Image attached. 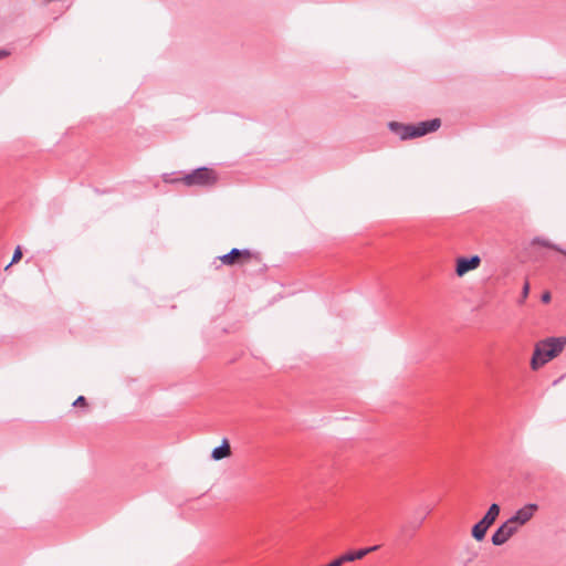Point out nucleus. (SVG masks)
<instances>
[{
    "mask_svg": "<svg viewBox=\"0 0 566 566\" xmlns=\"http://www.w3.org/2000/svg\"><path fill=\"white\" fill-rule=\"evenodd\" d=\"M441 126L440 118H432L429 120H422L417 124H413L415 127V138L424 136L429 133H433L438 130Z\"/></svg>",
    "mask_w": 566,
    "mask_h": 566,
    "instance_id": "obj_8",
    "label": "nucleus"
},
{
    "mask_svg": "<svg viewBox=\"0 0 566 566\" xmlns=\"http://www.w3.org/2000/svg\"><path fill=\"white\" fill-rule=\"evenodd\" d=\"M532 244L533 245H542L544 248H548V249H552V250H555L559 253H563L564 255H566V250L563 249L562 247L544 239V238H541V237H535L533 240H532Z\"/></svg>",
    "mask_w": 566,
    "mask_h": 566,
    "instance_id": "obj_13",
    "label": "nucleus"
},
{
    "mask_svg": "<svg viewBox=\"0 0 566 566\" xmlns=\"http://www.w3.org/2000/svg\"><path fill=\"white\" fill-rule=\"evenodd\" d=\"M379 547H380L379 545H374V546L360 548V549H357V551L347 552V553L340 555L339 559L342 562V565L344 563L355 562V560L364 558L369 553L378 551Z\"/></svg>",
    "mask_w": 566,
    "mask_h": 566,
    "instance_id": "obj_9",
    "label": "nucleus"
},
{
    "mask_svg": "<svg viewBox=\"0 0 566 566\" xmlns=\"http://www.w3.org/2000/svg\"><path fill=\"white\" fill-rule=\"evenodd\" d=\"M21 258H22V250H21V247L18 245L13 252L12 260H11L10 264L19 262L21 260Z\"/></svg>",
    "mask_w": 566,
    "mask_h": 566,
    "instance_id": "obj_15",
    "label": "nucleus"
},
{
    "mask_svg": "<svg viewBox=\"0 0 566 566\" xmlns=\"http://www.w3.org/2000/svg\"><path fill=\"white\" fill-rule=\"evenodd\" d=\"M8 55H9V52H8V51H6V50H0V59H1V57H6V56H8Z\"/></svg>",
    "mask_w": 566,
    "mask_h": 566,
    "instance_id": "obj_19",
    "label": "nucleus"
},
{
    "mask_svg": "<svg viewBox=\"0 0 566 566\" xmlns=\"http://www.w3.org/2000/svg\"><path fill=\"white\" fill-rule=\"evenodd\" d=\"M490 527L491 526H489L488 524L480 520L472 526L471 535L476 542H481L485 538V535Z\"/></svg>",
    "mask_w": 566,
    "mask_h": 566,
    "instance_id": "obj_11",
    "label": "nucleus"
},
{
    "mask_svg": "<svg viewBox=\"0 0 566 566\" xmlns=\"http://www.w3.org/2000/svg\"><path fill=\"white\" fill-rule=\"evenodd\" d=\"M87 402H86V398L84 396H78L75 401L73 402V406L74 407H82V406H86Z\"/></svg>",
    "mask_w": 566,
    "mask_h": 566,
    "instance_id": "obj_16",
    "label": "nucleus"
},
{
    "mask_svg": "<svg viewBox=\"0 0 566 566\" xmlns=\"http://www.w3.org/2000/svg\"><path fill=\"white\" fill-rule=\"evenodd\" d=\"M481 264V258L476 254L471 256H460L457 259L455 273L463 276L465 273L475 270Z\"/></svg>",
    "mask_w": 566,
    "mask_h": 566,
    "instance_id": "obj_6",
    "label": "nucleus"
},
{
    "mask_svg": "<svg viewBox=\"0 0 566 566\" xmlns=\"http://www.w3.org/2000/svg\"><path fill=\"white\" fill-rule=\"evenodd\" d=\"M424 518H426V515H423V516H421V517H419V518H413V520H411V521L408 523V525H407V526H403V527H402V530H401V531H402V532H406V531H407V528H410V530L413 532V531L418 530V528L421 526V524H422V522H423V520H424Z\"/></svg>",
    "mask_w": 566,
    "mask_h": 566,
    "instance_id": "obj_14",
    "label": "nucleus"
},
{
    "mask_svg": "<svg viewBox=\"0 0 566 566\" xmlns=\"http://www.w3.org/2000/svg\"><path fill=\"white\" fill-rule=\"evenodd\" d=\"M566 345V337H548L536 344L532 359L531 367L537 370L543 365L557 357Z\"/></svg>",
    "mask_w": 566,
    "mask_h": 566,
    "instance_id": "obj_1",
    "label": "nucleus"
},
{
    "mask_svg": "<svg viewBox=\"0 0 566 566\" xmlns=\"http://www.w3.org/2000/svg\"><path fill=\"white\" fill-rule=\"evenodd\" d=\"M500 512H501L500 505L497 503H493L490 505V507L488 509L486 513L483 515L481 521L484 522L485 524H488L489 526H492V524L497 518Z\"/></svg>",
    "mask_w": 566,
    "mask_h": 566,
    "instance_id": "obj_12",
    "label": "nucleus"
},
{
    "mask_svg": "<svg viewBox=\"0 0 566 566\" xmlns=\"http://www.w3.org/2000/svg\"><path fill=\"white\" fill-rule=\"evenodd\" d=\"M174 174H165L163 179L167 184L182 182L188 187H211L218 181L217 172L206 166L193 169L181 178H174Z\"/></svg>",
    "mask_w": 566,
    "mask_h": 566,
    "instance_id": "obj_2",
    "label": "nucleus"
},
{
    "mask_svg": "<svg viewBox=\"0 0 566 566\" xmlns=\"http://www.w3.org/2000/svg\"><path fill=\"white\" fill-rule=\"evenodd\" d=\"M252 258V252L249 249L233 248L228 253L217 258L224 265H243Z\"/></svg>",
    "mask_w": 566,
    "mask_h": 566,
    "instance_id": "obj_3",
    "label": "nucleus"
},
{
    "mask_svg": "<svg viewBox=\"0 0 566 566\" xmlns=\"http://www.w3.org/2000/svg\"><path fill=\"white\" fill-rule=\"evenodd\" d=\"M388 128L390 132L399 136L401 140H408L415 138L413 124H403L399 122H389Z\"/></svg>",
    "mask_w": 566,
    "mask_h": 566,
    "instance_id": "obj_7",
    "label": "nucleus"
},
{
    "mask_svg": "<svg viewBox=\"0 0 566 566\" xmlns=\"http://www.w3.org/2000/svg\"><path fill=\"white\" fill-rule=\"evenodd\" d=\"M528 293H530V284L526 282L524 284L523 291H522V301L527 297Z\"/></svg>",
    "mask_w": 566,
    "mask_h": 566,
    "instance_id": "obj_17",
    "label": "nucleus"
},
{
    "mask_svg": "<svg viewBox=\"0 0 566 566\" xmlns=\"http://www.w3.org/2000/svg\"><path fill=\"white\" fill-rule=\"evenodd\" d=\"M552 296L549 292H544L541 296V301L543 303H548L551 301Z\"/></svg>",
    "mask_w": 566,
    "mask_h": 566,
    "instance_id": "obj_18",
    "label": "nucleus"
},
{
    "mask_svg": "<svg viewBox=\"0 0 566 566\" xmlns=\"http://www.w3.org/2000/svg\"><path fill=\"white\" fill-rule=\"evenodd\" d=\"M230 444L228 439H223L222 443L216 448H213L211 452V459L214 461H220L222 459H226L230 455Z\"/></svg>",
    "mask_w": 566,
    "mask_h": 566,
    "instance_id": "obj_10",
    "label": "nucleus"
},
{
    "mask_svg": "<svg viewBox=\"0 0 566 566\" xmlns=\"http://www.w3.org/2000/svg\"><path fill=\"white\" fill-rule=\"evenodd\" d=\"M516 532L517 526L512 525L507 521H505L492 534V544L494 546H501L505 544Z\"/></svg>",
    "mask_w": 566,
    "mask_h": 566,
    "instance_id": "obj_5",
    "label": "nucleus"
},
{
    "mask_svg": "<svg viewBox=\"0 0 566 566\" xmlns=\"http://www.w3.org/2000/svg\"><path fill=\"white\" fill-rule=\"evenodd\" d=\"M538 510V505L536 503H527L523 507L518 509L509 520L507 522L512 525L523 526L525 525Z\"/></svg>",
    "mask_w": 566,
    "mask_h": 566,
    "instance_id": "obj_4",
    "label": "nucleus"
}]
</instances>
